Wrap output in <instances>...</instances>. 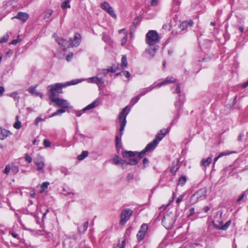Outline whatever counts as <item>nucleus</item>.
Returning a JSON list of instances; mask_svg holds the SVG:
<instances>
[{
  "mask_svg": "<svg viewBox=\"0 0 248 248\" xmlns=\"http://www.w3.org/2000/svg\"><path fill=\"white\" fill-rule=\"evenodd\" d=\"M136 153L132 151H124L123 153V156L124 158H129V161L121 159L118 156H115L113 159V163L116 165H121L123 167L127 165H134L138 163V160L135 158V155Z\"/></svg>",
  "mask_w": 248,
  "mask_h": 248,
  "instance_id": "1",
  "label": "nucleus"
},
{
  "mask_svg": "<svg viewBox=\"0 0 248 248\" xmlns=\"http://www.w3.org/2000/svg\"><path fill=\"white\" fill-rule=\"evenodd\" d=\"M127 108V107L124 108L120 112L118 117V120L120 123V129L119 131L120 135H117L115 138L116 146L117 148L119 146L121 147V145L119 146V144L121 143V137L123 134V131L126 123V117L128 113V111L126 113Z\"/></svg>",
  "mask_w": 248,
  "mask_h": 248,
  "instance_id": "2",
  "label": "nucleus"
},
{
  "mask_svg": "<svg viewBox=\"0 0 248 248\" xmlns=\"http://www.w3.org/2000/svg\"><path fill=\"white\" fill-rule=\"evenodd\" d=\"M79 81H75V80H72L69 82H68L65 85H63L61 83H56L52 85H49L47 87V90L49 92L48 93L49 99L50 100V97L51 95H53V97L54 98H56L57 96L60 93H62V87H65L68 85H74L78 83Z\"/></svg>",
  "mask_w": 248,
  "mask_h": 248,
  "instance_id": "3",
  "label": "nucleus"
},
{
  "mask_svg": "<svg viewBox=\"0 0 248 248\" xmlns=\"http://www.w3.org/2000/svg\"><path fill=\"white\" fill-rule=\"evenodd\" d=\"M145 41L146 43L149 46H154L159 41L158 34L155 31H149L146 35Z\"/></svg>",
  "mask_w": 248,
  "mask_h": 248,
  "instance_id": "4",
  "label": "nucleus"
},
{
  "mask_svg": "<svg viewBox=\"0 0 248 248\" xmlns=\"http://www.w3.org/2000/svg\"><path fill=\"white\" fill-rule=\"evenodd\" d=\"M50 101L55 104V106L62 108V109H64L65 108H69L70 107V103L67 100L59 97L54 98L53 97V95H51Z\"/></svg>",
  "mask_w": 248,
  "mask_h": 248,
  "instance_id": "5",
  "label": "nucleus"
},
{
  "mask_svg": "<svg viewBox=\"0 0 248 248\" xmlns=\"http://www.w3.org/2000/svg\"><path fill=\"white\" fill-rule=\"evenodd\" d=\"M175 219V215L170 213L164 216L162 220V223L166 229H170L174 224Z\"/></svg>",
  "mask_w": 248,
  "mask_h": 248,
  "instance_id": "6",
  "label": "nucleus"
},
{
  "mask_svg": "<svg viewBox=\"0 0 248 248\" xmlns=\"http://www.w3.org/2000/svg\"><path fill=\"white\" fill-rule=\"evenodd\" d=\"M132 213V211L130 209L123 210L121 214L120 224L124 225L130 218Z\"/></svg>",
  "mask_w": 248,
  "mask_h": 248,
  "instance_id": "7",
  "label": "nucleus"
},
{
  "mask_svg": "<svg viewBox=\"0 0 248 248\" xmlns=\"http://www.w3.org/2000/svg\"><path fill=\"white\" fill-rule=\"evenodd\" d=\"M101 8L107 12L113 18H116L117 17L116 15L115 14L112 8L110 6L107 2H104L100 5Z\"/></svg>",
  "mask_w": 248,
  "mask_h": 248,
  "instance_id": "8",
  "label": "nucleus"
},
{
  "mask_svg": "<svg viewBox=\"0 0 248 248\" xmlns=\"http://www.w3.org/2000/svg\"><path fill=\"white\" fill-rule=\"evenodd\" d=\"M148 228V225L146 224H143L141 226L140 230L137 234V237L139 241H141L143 239Z\"/></svg>",
  "mask_w": 248,
  "mask_h": 248,
  "instance_id": "9",
  "label": "nucleus"
},
{
  "mask_svg": "<svg viewBox=\"0 0 248 248\" xmlns=\"http://www.w3.org/2000/svg\"><path fill=\"white\" fill-rule=\"evenodd\" d=\"M34 163L37 167V170L44 173V168L45 166L44 159L42 157L36 158L34 160Z\"/></svg>",
  "mask_w": 248,
  "mask_h": 248,
  "instance_id": "10",
  "label": "nucleus"
},
{
  "mask_svg": "<svg viewBox=\"0 0 248 248\" xmlns=\"http://www.w3.org/2000/svg\"><path fill=\"white\" fill-rule=\"evenodd\" d=\"M87 81L90 83H95L97 84L99 87L103 85L104 83L102 78H99L98 76L88 78L87 79Z\"/></svg>",
  "mask_w": 248,
  "mask_h": 248,
  "instance_id": "11",
  "label": "nucleus"
},
{
  "mask_svg": "<svg viewBox=\"0 0 248 248\" xmlns=\"http://www.w3.org/2000/svg\"><path fill=\"white\" fill-rule=\"evenodd\" d=\"M81 40V36L79 33H76L75 34L74 39L72 40L69 39L70 46L71 47H77L79 46Z\"/></svg>",
  "mask_w": 248,
  "mask_h": 248,
  "instance_id": "12",
  "label": "nucleus"
},
{
  "mask_svg": "<svg viewBox=\"0 0 248 248\" xmlns=\"http://www.w3.org/2000/svg\"><path fill=\"white\" fill-rule=\"evenodd\" d=\"M55 40L58 44L63 47V49H65L66 47H69L70 46V42L69 40L68 41L63 39H60L58 37H56Z\"/></svg>",
  "mask_w": 248,
  "mask_h": 248,
  "instance_id": "13",
  "label": "nucleus"
},
{
  "mask_svg": "<svg viewBox=\"0 0 248 248\" xmlns=\"http://www.w3.org/2000/svg\"><path fill=\"white\" fill-rule=\"evenodd\" d=\"M29 16L26 13L19 12L16 16L13 17L12 18H17L24 22L29 18Z\"/></svg>",
  "mask_w": 248,
  "mask_h": 248,
  "instance_id": "14",
  "label": "nucleus"
},
{
  "mask_svg": "<svg viewBox=\"0 0 248 248\" xmlns=\"http://www.w3.org/2000/svg\"><path fill=\"white\" fill-rule=\"evenodd\" d=\"M158 144L156 140H154L153 141L149 143L144 149V152H147L154 150Z\"/></svg>",
  "mask_w": 248,
  "mask_h": 248,
  "instance_id": "15",
  "label": "nucleus"
},
{
  "mask_svg": "<svg viewBox=\"0 0 248 248\" xmlns=\"http://www.w3.org/2000/svg\"><path fill=\"white\" fill-rule=\"evenodd\" d=\"M168 132V130L167 129L161 130L160 132L156 135L155 140H156L157 143H158L159 142L164 138V137Z\"/></svg>",
  "mask_w": 248,
  "mask_h": 248,
  "instance_id": "16",
  "label": "nucleus"
},
{
  "mask_svg": "<svg viewBox=\"0 0 248 248\" xmlns=\"http://www.w3.org/2000/svg\"><path fill=\"white\" fill-rule=\"evenodd\" d=\"M176 81V79L172 77H167L166 79H164V81L156 84V85L158 87H160L162 85H163L166 84H169L171 82H175Z\"/></svg>",
  "mask_w": 248,
  "mask_h": 248,
  "instance_id": "17",
  "label": "nucleus"
},
{
  "mask_svg": "<svg viewBox=\"0 0 248 248\" xmlns=\"http://www.w3.org/2000/svg\"><path fill=\"white\" fill-rule=\"evenodd\" d=\"M99 104V101L98 100H95L93 103L88 105L83 109V111H85L87 110H89L98 106Z\"/></svg>",
  "mask_w": 248,
  "mask_h": 248,
  "instance_id": "18",
  "label": "nucleus"
},
{
  "mask_svg": "<svg viewBox=\"0 0 248 248\" xmlns=\"http://www.w3.org/2000/svg\"><path fill=\"white\" fill-rule=\"evenodd\" d=\"M192 25L193 22L191 20H190L188 22L185 21L181 23V24L180 25V28L182 30H184L185 29H186L188 26L191 27L192 26Z\"/></svg>",
  "mask_w": 248,
  "mask_h": 248,
  "instance_id": "19",
  "label": "nucleus"
},
{
  "mask_svg": "<svg viewBox=\"0 0 248 248\" xmlns=\"http://www.w3.org/2000/svg\"><path fill=\"white\" fill-rule=\"evenodd\" d=\"M9 132L5 129L0 128V139L4 140L9 135Z\"/></svg>",
  "mask_w": 248,
  "mask_h": 248,
  "instance_id": "20",
  "label": "nucleus"
},
{
  "mask_svg": "<svg viewBox=\"0 0 248 248\" xmlns=\"http://www.w3.org/2000/svg\"><path fill=\"white\" fill-rule=\"evenodd\" d=\"M156 86V84L154 83V84H153L152 85H151V86H150L149 87H148L147 88H145L144 89V91L141 92L139 94V95H140V97H141V96H143L144 95V94H145L147 93H148L149 91H150L151 90H152L153 89H154L155 88Z\"/></svg>",
  "mask_w": 248,
  "mask_h": 248,
  "instance_id": "21",
  "label": "nucleus"
},
{
  "mask_svg": "<svg viewBox=\"0 0 248 248\" xmlns=\"http://www.w3.org/2000/svg\"><path fill=\"white\" fill-rule=\"evenodd\" d=\"M205 190L204 189H200L193 195L194 197H196L197 199L203 196L205 197Z\"/></svg>",
  "mask_w": 248,
  "mask_h": 248,
  "instance_id": "22",
  "label": "nucleus"
},
{
  "mask_svg": "<svg viewBox=\"0 0 248 248\" xmlns=\"http://www.w3.org/2000/svg\"><path fill=\"white\" fill-rule=\"evenodd\" d=\"M158 46H155L153 48L150 47L146 50V51L151 56L154 57L155 55L156 51L158 49Z\"/></svg>",
  "mask_w": 248,
  "mask_h": 248,
  "instance_id": "23",
  "label": "nucleus"
},
{
  "mask_svg": "<svg viewBox=\"0 0 248 248\" xmlns=\"http://www.w3.org/2000/svg\"><path fill=\"white\" fill-rule=\"evenodd\" d=\"M212 161V157H208L206 159H202L201 161V165L205 167L206 168L207 166L209 165V164L211 163Z\"/></svg>",
  "mask_w": 248,
  "mask_h": 248,
  "instance_id": "24",
  "label": "nucleus"
},
{
  "mask_svg": "<svg viewBox=\"0 0 248 248\" xmlns=\"http://www.w3.org/2000/svg\"><path fill=\"white\" fill-rule=\"evenodd\" d=\"M231 224V221H229L228 222H227L225 225L222 226H219V225H216V224H214V226L215 228H217V229H219L220 230H227L229 226Z\"/></svg>",
  "mask_w": 248,
  "mask_h": 248,
  "instance_id": "25",
  "label": "nucleus"
},
{
  "mask_svg": "<svg viewBox=\"0 0 248 248\" xmlns=\"http://www.w3.org/2000/svg\"><path fill=\"white\" fill-rule=\"evenodd\" d=\"M61 7L63 10L65 9L66 8H70L71 6L70 4V0H66L63 1L61 5Z\"/></svg>",
  "mask_w": 248,
  "mask_h": 248,
  "instance_id": "26",
  "label": "nucleus"
},
{
  "mask_svg": "<svg viewBox=\"0 0 248 248\" xmlns=\"http://www.w3.org/2000/svg\"><path fill=\"white\" fill-rule=\"evenodd\" d=\"M127 66V62L126 57L125 56H123L121 59V67L123 69H124Z\"/></svg>",
  "mask_w": 248,
  "mask_h": 248,
  "instance_id": "27",
  "label": "nucleus"
},
{
  "mask_svg": "<svg viewBox=\"0 0 248 248\" xmlns=\"http://www.w3.org/2000/svg\"><path fill=\"white\" fill-rule=\"evenodd\" d=\"M88 152L86 151H83L81 154L79 155L78 156V159L79 160H81L86 157L88 155Z\"/></svg>",
  "mask_w": 248,
  "mask_h": 248,
  "instance_id": "28",
  "label": "nucleus"
},
{
  "mask_svg": "<svg viewBox=\"0 0 248 248\" xmlns=\"http://www.w3.org/2000/svg\"><path fill=\"white\" fill-rule=\"evenodd\" d=\"M49 183L47 182H43L41 185V189L40 191V193H42L47 188Z\"/></svg>",
  "mask_w": 248,
  "mask_h": 248,
  "instance_id": "29",
  "label": "nucleus"
},
{
  "mask_svg": "<svg viewBox=\"0 0 248 248\" xmlns=\"http://www.w3.org/2000/svg\"><path fill=\"white\" fill-rule=\"evenodd\" d=\"M186 176H181L178 180V184L181 186H183L186 182Z\"/></svg>",
  "mask_w": 248,
  "mask_h": 248,
  "instance_id": "30",
  "label": "nucleus"
},
{
  "mask_svg": "<svg viewBox=\"0 0 248 248\" xmlns=\"http://www.w3.org/2000/svg\"><path fill=\"white\" fill-rule=\"evenodd\" d=\"M53 13V11L51 9H48L47 10L45 13L44 14V18L45 19H46L47 18H48L49 17H50L52 14Z\"/></svg>",
  "mask_w": 248,
  "mask_h": 248,
  "instance_id": "31",
  "label": "nucleus"
},
{
  "mask_svg": "<svg viewBox=\"0 0 248 248\" xmlns=\"http://www.w3.org/2000/svg\"><path fill=\"white\" fill-rule=\"evenodd\" d=\"M65 110L64 109H59L56 112H54L50 117L56 116L60 114L65 112Z\"/></svg>",
  "mask_w": 248,
  "mask_h": 248,
  "instance_id": "32",
  "label": "nucleus"
},
{
  "mask_svg": "<svg viewBox=\"0 0 248 248\" xmlns=\"http://www.w3.org/2000/svg\"><path fill=\"white\" fill-rule=\"evenodd\" d=\"M140 95H138L137 96L132 98L131 101H130V104L132 105H134L135 104H136L139 101V100L140 99Z\"/></svg>",
  "mask_w": 248,
  "mask_h": 248,
  "instance_id": "33",
  "label": "nucleus"
},
{
  "mask_svg": "<svg viewBox=\"0 0 248 248\" xmlns=\"http://www.w3.org/2000/svg\"><path fill=\"white\" fill-rule=\"evenodd\" d=\"M16 119H17V121L15 123L14 125V127L17 129H18L21 127V123L18 120V116H16Z\"/></svg>",
  "mask_w": 248,
  "mask_h": 248,
  "instance_id": "34",
  "label": "nucleus"
},
{
  "mask_svg": "<svg viewBox=\"0 0 248 248\" xmlns=\"http://www.w3.org/2000/svg\"><path fill=\"white\" fill-rule=\"evenodd\" d=\"M179 167L178 166L177 164H176L175 165L173 166L171 169L170 171L173 174H175L176 171L178 170Z\"/></svg>",
  "mask_w": 248,
  "mask_h": 248,
  "instance_id": "35",
  "label": "nucleus"
},
{
  "mask_svg": "<svg viewBox=\"0 0 248 248\" xmlns=\"http://www.w3.org/2000/svg\"><path fill=\"white\" fill-rule=\"evenodd\" d=\"M9 38V35L6 34L0 39V44L6 42Z\"/></svg>",
  "mask_w": 248,
  "mask_h": 248,
  "instance_id": "36",
  "label": "nucleus"
},
{
  "mask_svg": "<svg viewBox=\"0 0 248 248\" xmlns=\"http://www.w3.org/2000/svg\"><path fill=\"white\" fill-rule=\"evenodd\" d=\"M10 96L14 98L15 99L18 100L19 96H18V93L17 92H13L10 94Z\"/></svg>",
  "mask_w": 248,
  "mask_h": 248,
  "instance_id": "37",
  "label": "nucleus"
},
{
  "mask_svg": "<svg viewBox=\"0 0 248 248\" xmlns=\"http://www.w3.org/2000/svg\"><path fill=\"white\" fill-rule=\"evenodd\" d=\"M248 193V189L245 191L237 199V202H240L244 197V196Z\"/></svg>",
  "mask_w": 248,
  "mask_h": 248,
  "instance_id": "38",
  "label": "nucleus"
},
{
  "mask_svg": "<svg viewBox=\"0 0 248 248\" xmlns=\"http://www.w3.org/2000/svg\"><path fill=\"white\" fill-rule=\"evenodd\" d=\"M11 168L10 166L9 165H6L5 168L3 170V173L4 174H7L9 172Z\"/></svg>",
  "mask_w": 248,
  "mask_h": 248,
  "instance_id": "39",
  "label": "nucleus"
},
{
  "mask_svg": "<svg viewBox=\"0 0 248 248\" xmlns=\"http://www.w3.org/2000/svg\"><path fill=\"white\" fill-rule=\"evenodd\" d=\"M44 145L46 147H50L51 145V143L49 141L47 140H44L43 141Z\"/></svg>",
  "mask_w": 248,
  "mask_h": 248,
  "instance_id": "40",
  "label": "nucleus"
},
{
  "mask_svg": "<svg viewBox=\"0 0 248 248\" xmlns=\"http://www.w3.org/2000/svg\"><path fill=\"white\" fill-rule=\"evenodd\" d=\"M231 154H232V152H230L229 151H226L225 152H222V153H220L218 155H219V157H221L223 156L229 155Z\"/></svg>",
  "mask_w": 248,
  "mask_h": 248,
  "instance_id": "41",
  "label": "nucleus"
},
{
  "mask_svg": "<svg viewBox=\"0 0 248 248\" xmlns=\"http://www.w3.org/2000/svg\"><path fill=\"white\" fill-rule=\"evenodd\" d=\"M35 87L31 86L29 88L28 91L30 93L33 94L35 93Z\"/></svg>",
  "mask_w": 248,
  "mask_h": 248,
  "instance_id": "42",
  "label": "nucleus"
},
{
  "mask_svg": "<svg viewBox=\"0 0 248 248\" xmlns=\"http://www.w3.org/2000/svg\"><path fill=\"white\" fill-rule=\"evenodd\" d=\"M32 157L29 156L27 154H25V160L29 163H31L32 161Z\"/></svg>",
  "mask_w": 248,
  "mask_h": 248,
  "instance_id": "43",
  "label": "nucleus"
},
{
  "mask_svg": "<svg viewBox=\"0 0 248 248\" xmlns=\"http://www.w3.org/2000/svg\"><path fill=\"white\" fill-rule=\"evenodd\" d=\"M12 171L14 173H16L18 171V168L17 167L14 166H13L11 168Z\"/></svg>",
  "mask_w": 248,
  "mask_h": 248,
  "instance_id": "44",
  "label": "nucleus"
},
{
  "mask_svg": "<svg viewBox=\"0 0 248 248\" xmlns=\"http://www.w3.org/2000/svg\"><path fill=\"white\" fill-rule=\"evenodd\" d=\"M184 196L183 195H181L179 196V197L176 200V203L179 204L180 202H182Z\"/></svg>",
  "mask_w": 248,
  "mask_h": 248,
  "instance_id": "45",
  "label": "nucleus"
},
{
  "mask_svg": "<svg viewBox=\"0 0 248 248\" xmlns=\"http://www.w3.org/2000/svg\"><path fill=\"white\" fill-rule=\"evenodd\" d=\"M73 57V53H70L68 55L66 56V60L68 62H70Z\"/></svg>",
  "mask_w": 248,
  "mask_h": 248,
  "instance_id": "46",
  "label": "nucleus"
},
{
  "mask_svg": "<svg viewBox=\"0 0 248 248\" xmlns=\"http://www.w3.org/2000/svg\"><path fill=\"white\" fill-rule=\"evenodd\" d=\"M127 39V36L126 35L125 37H124L121 40V45L122 46H124L126 42Z\"/></svg>",
  "mask_w": 248,
  "mask_h": 248,
  "instance_id": "47",
  "label": "nucleus"
},
{
  "mask_svg": "<svg viewBox=\"0 0 248 248\" xmlns=\"http://www.w3.org/2000/svg\"><path fill=\"white\" fill-rule=\"evenodd\" d=\"M88 227V221H86L83 224V232H85L87 229Z\"/></svg>",
  "mask_w": 248,
  "mask_h": 248,
  "instance_id": "48",
  "label": "nucleus"
},
{
  "mask_svg": "<svg viewBox=\"0 0 248 248\" xmlns=\"http://www.w3.org/2000/svg\"><path fill=\"white\" fill-rule=\"evenodd\" d=\"M125 240H124L122 242L121 244H119L118 245V246L120 248H124L125 247Z\"/></svg>",
  "mask_w": 248,
  "mask_h": 248,
  "instance_id": "49",
  "label": "nucleus"
},
{
  "mask_svg": "<svg viewBox=\"0 0 248 248\" xmlns=\"http://www.w3.org/2000/svg\"><path fill=\"white\" fill-rule=\"evenodd\" d=\"M142 163L143 165V168H145L146 167V165L148 163V160L146 158H144L143 159Z\"/></svg>",
  "mask_w": 248,
  "mask_h": 248,
  "instance_id": "50",
  "label": "nucleus"
},
{
  "mask_svg": "<svg viewBox=\"0 0 248 248\" xmlns=\"http://www.w3.org/2000/svg\"><path fill=\"white\" fill-rule=\"evenodd\" d=\"M108 69H102L100 71V74H104V75H106L107 74H108Z\"/></svg>",
  "mask_w": 248,
  "mask_h": 248,
  "instance_id": "51",
  "label": "nucleus"
},
{
  "mask_svg": "<svg viewBox=\"0 0 248 248\" xmlns=\"http://www.w3.org/2000/svg\"><path fill=\"white\" fill-rule=\"evenodd\" d=\"M146 152H144V150L143 151H142L140 153H139V158L140 159L142 157H143L144 154L146 153Z\"/></svg>",
  "mask_w": 248,
  "mask_h": 248,
  "instance_id": "52",
  "label": "nucleus"
},
{
  "mask_svg": "<svg viewBox=\"0 0 248 248\" xmlns=\"http://www.w3.org/2000/svg\"><path fill=\"white\" fill-rule=\"evenodd\" d=\"M124 76L127 78H129L130 77V73L127 71H125L124 72Z\"/></svg>",
  "mask_w": 248,
  "mask_h": 248,
  "instance_id": "53",
  "label": "nucleus"
},
{
  "mask_svg": "<svg viewBox=\"0 0 248 248\" xmlns=\"http://www.w3.org/2000/svg\"><path fill=\"white\" fill-rule=\"evenodd\" d=\"M42 121H43V119H42L41 118H40V117H37V118H36L35 120V124H36V125H37V124H38V123L39 122Z\"/></svg>",
  "mask_w": 248,
  "mask_h": 248,
  "instance_id": "54",
  "label": "nucleus"
},
{
  "mask_svg": "<svg viewBox=\"0 0 248 248\" xmlns=\"http://www.w3.org/2000/svg\"><path fill=\"white\" fill-rule=\"evenodd\" d=\"M158 0H152L151 4L152 6L156 5L158 3Z\"/></svg>",
  "mask_w": 248,
  "mask_h": 248,
  "instance_id": "55",
  "label": "nucleus"
},
{
  "mask_svg": "<svg viewBox=\"0 0 248 248\" xmlns=\"http://www.w3.org/2000/svg\"><path fill=\"white\" fill-rule=\"evenodd\" d=\"M4 91L5 90L4 87L2 86H0V96L3 94Z\"/></svg>",
  "mask_w": 248,
  "mask_h": 248,
  "instance_id": "56",
  "label": "nucleus"
},
{
  "mask_svg": "<svg viewBox=\"0 0 248 248\" xmlns=\"http://www.w3.org/2000/svg\"><path fill=\"white\" fill-rule=\"evenodd\" d=\"M176 92L177 93H180V87L179 84H177V85L176 89Z\"/></svg>",
  "mask_w": 248,
  "mask_h": 248,
  "instance_id": "57",
  "label": "nucleus"
},
{
  "mask_svg": "<svg viewBox=\"0 0 248 248\" xmlns=\"http://www.w3.org/2000/svg\"><path fill=\"white\" fill-rule=\"evenodd\" d=\"M33 94H34V95H35L36 96H39L41 98H42V97H43V94L40 93H39V92H35V93H34Z\"/></svg>",
  "mask_w": 248,
  "mask_h": 248,
  "instance_id": "58",
  "label": "nucleus"
},
{
  "mask_svg": "<svg viewBox=\"0 0 248 248\" xmlns=\"http://www.w3.org/2000/svg\"><path fill=\"white\" fill-rule=\"evenodd\" d=\"M11 234V235L14 237V238H17V239H19V237H18V235L16 233H14L13 232L10 233Z\"/></svg>",
  "mask_w": 248,
  "mask_h": 248,
  "instance_id": "59",
  "label": "nucleus"
},
{
  "mask_svg": "<svg viewBox=\"0 0 248 248\" xmlns=\"http://www.w3.org/2000/svg\"><path fill=\"white\" fill-rule=\"evenodd\" d=\"M170 204V202H169L166 205H163L160 207V209L162 210H164Z\"/></svg>",
  "mask_w": 248,
  "mask_h": 248,
  "instance_id": "60",
  "label": "nucleus"
},
{
  "mask_svg": "<svg viewBox=\"0 0 248 248\" xmlns=\"http://www.w3.org/2000/svg\"><path fill=\"white\" fill-rule=\"evenodd\" d=\"M61 171L62 173L64 174V175H67L69 174L68 171L66 169H62L61 170Z\"/></svg>",
  "mask_w": 248,
  "mask_h": 248,
  "instance_id": "61",
  "label": "nucleus"
},
{
  "mask_svg": "<svg viewBox=\"0 0 248 248\" xmlns=\"http://www.w3.org/2000/svg\"><path fill=\"white\" fill-rule=\"evenodd\" d=\"M242 87H243V88H246L247 87H248V80L247 82H246L242 84Z\"/></svg>",
  "mask_w": 248,
  "mask_h": 248,
  "instance_id": "62",
  "label": "nucleus"
},
{
  "mask_svg": "<svg viewBox=\"0 0 248 248\" xmlns=\"http://www.w3.org/2000/svg\"><path fill=\"white\" fill-rule=\"evenodd\" d=\"M189 211L190 212V215H192V214H194V211H195V209L194 208L192 207V208H190L189 209Z\"/></svg>",
  "mask_w": 248,
  "mask_h": 248,
  "instance_id": "63",
  "label": "nucleus"
},
{
  "mask_svg": "<svg viewBox=\"0 0 248 248\" xmlns=\"http://www.w3.org/2000/svg\"><path fill=\"white\" fill-rule=\"evenodd\" d=\"M18 42V40L17 39H15V40H14L11 43V44H12V45H16L17 44Z\"/></svg>",
  "mask_w": 248,
  "mask_h": 248,
  "instance_id": "64",
  "label": "nucleus"
}]
</instances>
